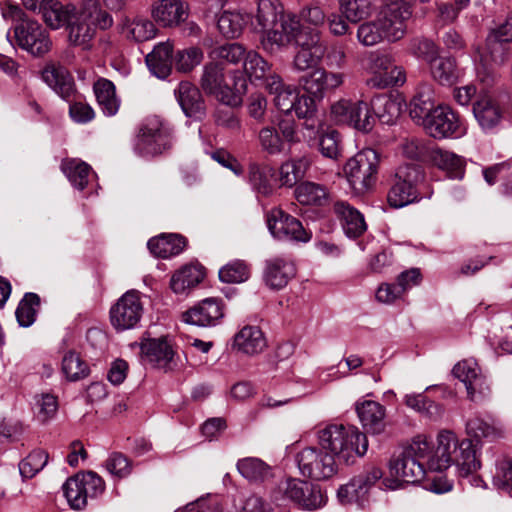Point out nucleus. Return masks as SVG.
<instances>
[{
  "label": "nucleus",
  "instance_id": "nucleus-36",
  "mask_svg": "<svg viewBox=\"0 0 512 512\" xmlns=\"http://www.w3.org/2000/svg\"><path fill=\"white\" fill-rule=\"evenodd\" d=\"M266 345L264 334L257 326H245L234 337V347L247 355L261 353Z\"/></svg>",
  "mask_w": 512,
  "mask_h": 512
},
{
  "label": "nucleus",
  "instance_id": "nucleus-44",
  "mask_svg": "<svg viewBox=\"0 0 512 512\" xmlns=\"http://www.w3.org/2000/svg\"><path fill=\"white\" fill-rule=\"evenodd\" d=\"M467 434L480 440L482 438L495 439L501 435V428L491 416L481 417L475 415L466 423Z\"/></svg>",
  "mask_w": 512,
  "mask_h": 512
},
{
  "label": "nucleus",
  "instance_id": "nucleus-18",
  "mask_svg": "<svg viewBox=\"0 0 512 512\" xmlns=\"http://www.w3.org/2000/svg\"><path fill=\"white\" fill-rule=\"evenodd\" d=\"M344 82V74L340 72H328L324 68H315L310 73L303 75L299 83L311 96L322 99L326 92L335 90Z\"/></svg>",
  "mask_w": 512,
  "mask_h": 512
},
{
  "label": "nucleus",
  "instance_id": "nucleus-49",
  "mask_svg": "<svg viewBox=\"0 0 512 512\" xmlns=\"http://www.w3.org/2000/svg\"><path fill=\"white\" fill-rule=\"evenodd\" d=\"M67 28L68 39L71 44L81 46L85 50L91 47V42L96 33L94 26L77 19L75 15L67 25Z\"/></svg>",
  "mask_w": 512,
  "mask_h": 512
},
{
  "label": "nucleus",
  "instance_id": "nucleus-5",
  "mask_svg": "<svg viewBox=\"0 0 512 512\" xmlns=\"http://www.w3.org/2000/svg\"><path fill=\"white\" fill-rule=\"evenodd\" d=\"M272 498L279 511L283 509L288 511L286 507L288 500L306 510L321 508L326 503V497L318 486L300 479H287L280 484Z\"/></svg>",
  "mask_w": 512,
  "mask_h": 512
},
{
  "label": "nucleus",
  "instance_id": "nucleus-21",
  "mask_svg": "<svg viewBox=\"0 0 512 512\" xmlns=\"http://www.w3.org/2000/svg\"><path fill=\"white\" fill-rule=\"evenodd\" d=\"M223 316L221 301L215 298H206L184 312L182 319L188 324L207 327L217 325Z\"/></svg>",
  "mask_w": 512,
  "mask_h": 512
},
{
  "label": "nucleus",
  "instance_id": "nucleus-41",
  "mask_svg": "<svg viewBox=\"0 0 512 512\" xmlns=\"http://www.w3.org/2000/svg\"><path fill=\"white\" fill-rule=\"evenodd\" d=\"M93 90L103 113L106 116H114L118 112L120 101L116 96L113 82L100 78L94 83Z\"/></svg>",
  "mask_w": 512,
  "mask_h": 512
},
{
  "label": "nucleus",
  "instance_id": "nucleus-2",
  "mask_svg": "<svg viewBox=\"0 0 512 512\" xmlns=\"http://www.w3.org/2000/svg\"><path fill=\"white\" fill-rule=\"evenodd\" d=\"M233 87L225 81L224 66L220 61H211L203 66L200 86L207 95L214 96L221 103L235 107L242 102V95L247 91V79L242 71L232 74Z\"/></svg>",
  "mask_w": 512,
  "mask_h": 512
},
{
  "label": "nucleus",
  "instance_id": "nucleus-56",
  "mask_svg": "<svg viewBox=\"0 0 512 512\" xmlns=\"http://www.w3.org/2000/svg\"><path fill=\"white\" fill-rule=\"evenodd\" d=\"M173 59L176 70L187 73L202 62L203 52L200 48L192 46L177 50L173 55Z\"/></svg>",
  "mask_w": 512,
  "mask_h": 512
},
{
  "label": "nucleus",
  "instance_id": "nucleus-62",
  "mask_svg": "<svg viewBox=\"0 0 512 512\" xmlns=\"http://www.w3.org/2000/svg\"><path fill=\"white\" fill-rule=\"evenodd\" d=\"M62 489L72 509L80 510L87 505L88 498L84 494L76 475L68 478L63 484Z\"/></svg>",
  "mask_w": 512,
  "mask_h": 512
},
{
  "label": "nucleus",
  "instance_id": "nucleus-61",
  "mask_svg": "<svg viewBox=\"0 0 512 512\" xmlns=\"http://www.w3.org/2000/svg\"><path fill=\"white\" fill-rule=\"evenodd\" d=\"M258 140L262 151L269 155H278L285 150V141L274 127H263L259 131Z\"/></svg>",
  "mask_w": 512,
  "mask_h": 512
},
{
  "label": "nucleus",
  "instance_id": "nucleus-54",
  "mask_svg": "<svg viewBox=\"0 0 512 512\" xmlns=\"http://www.w3.org/2000/svg\"><path fill=\"white\" fill-rule=\"evenodd\" d=\"M270 170L267 167L260 166L257 163L249 165L248 180L253 190L263 196H268L273 192Z\"/></svg>",
  "mask_w": 512,
  "mask_h": 512
},
{
  "label": "nucleus",
  "instance_id": "nucleus-23",
  "mask_svg": "<svg viewBox=\"0 0 512 512\" xmlns=\"http://www.w3.org/2000/svg\"><path fill=\"white\" fill-rule=\"evenodd\" d=\"M474 117L485 133L495 132L503 120V110L490 96H481L473 105Z\"/></svg>",
  "mask_w": 512,
  "mask_h": 512
},
{
  "label": "nucleus",
  "instance_id": "nucleus-11",
  "mask_svg": "<svg viewBox=\"0 0 512 512\" xmlns=\"http://www.w3.org/2000/svg\"><path fill=\"white\" fill-rule=\"evenodd\" d=\"M423 128L429 136L437 140L458 139L467 132L464 120L447 105H437Z\"/></svg>",
  "mask_w": 512,
  "mask_h": 512
},
{
  "label": "nucleus",
  "instance_id": "nucleus-34",
  "mask_svg": "<svg viewBox=\"0 0 512 512\" xmlns=\"http://www.w3.org/2000/svg\"><path fill=\"white\" fill-rule=\"evenodd\" d=\"M147 247L154 256L166 259L179 255L186 247V239L179 234H162L149 239Z\"/></svg>",
  "mask_w": 512,
  "mask_h": 512
},
{
  "label": "nucleus",
  "instance_id": "nucleus-48",
  "mask_svg": "<svg viewBox=\"0 0 512 512\" xmlns=\"http://www.w3.org/2000/svg\"><path fill=\"white\" fill-rule=\"evenodd\" d=\"M61 170L69 182L78 190H83L88 184L91 167L79 159H66L61 164Z\"/></svg>",
  "mask_w": 512,
  "mask_h": 512
},
{
  "label": "nucleus",
  "instance_id": "nucleus-51",
  "mask_svg": "<svg viewBox=\"0 0 512 512\" xmlns=\"http://www.w3.org/2000/svg\"><path fill=\"white\" fill-rule=\"evenodd\" d=\"M40 297L36 293L28 292L24 295L15 311L16 319L21 327L28 328L36 320Z\"/></svg>",
  "mask_w": 512,
  "mask_h": 512
},
{
  "label": "nucleus",
  "instance_id": "nucleus-12",
  "mask_svg": "<svg viewBox=\"0 0 512 512\" xmlns=\"http://www.w3.org/2000/svg\"><path fill=\"white\" fill-rule=\"evenodd\" d=\"M144 307L141 293L137 290H128L110 309V321L117 331L136 328L143 316Z\"/></svg>",
  "mask_w": 512,
  "mask_h": 512
},
{
  "label": "nucleus",
  "instance_id": "nucleus-29",
  "mask_svg": "<svg viewBox=\"0 0 512 512\" xmlns=\"http://www.w3.org/2000/svg\"><path fill=\"white\" fill-rule=\"evenodd\" d=\"M430 161L439 169L445 171L451 179H462L465 174V160L454 152L432 147L429 152Z\"/></svg>",
  "mask_w": 512,
  "mask_h": 512
},
{
  "label": "nucleus",
  "instance_id": "nucleus-25",
  "mask_svg": "<svg viewBox=\"0 0 512 512\" xmlns=\"http://www.w3.org/2000/svg\"><path fill=\"white\" fill-rule=\"evenodd\" d=\"M176 99L187 117L201 118L205 104L200 90L191 82L182 81L175 89Z\"/></svg>",
  "mask_w": 512,
  "mask_h": 512
},
{
  "label": "nucleus",
  "instance_id": "nucleus-26",
  "mask_svg": "<svg viewBox=\"0 0 512 512\" xmlns=\"http://www.w3.org/2000/svg\"><path fill=\"white\" fill-rule=\"evenodd\" d=\"M266 89L274 95V104L281 112L292 113L299 92L296 87L284 84L278 74H273L267 78Z\"/></svg>",
  "mask_w": 512,
  "mask_h": 512
},
{
  "label": "nucleus",
  "instance_id": "nucleus-37",
  "mask_svg": "<svg viewBox=\"0 0 512 512\" xmlns=\"http://www.w3.org/2000/svg\"><path fill=\"white\" fill-rule=\"evenodd\" d=\"M429 68L433 79L440 85L451 86L459 78V69L454 57L438 55L429 63Z\"/></svg>",
  "mask_w": 512,
  "mask_h": 512
},
{
  "label": "nucleus",
  "instance_id": "nucleus-13",
  "mask_svg": "<svg viewBox=\"0 0 512 512\" xmlns=\"http://www.w3.org/2000/svg\"><path fill=\"white\" fill-rule=\"evenodd\" d=\"M267 227L271 235L280 241L307 243L312 236L297 218L281 208H273L267 214Z\"/></svg>",
  "mask_w": 512,
  "mask_h": 512
},
{
  "label": "nucleus",
  "instance_id": "nucleus-50",
  "mask_svg": "<svg viewBox=\"0 0 512 512\" xmlns=\"http://www.w3.org/2000/svg\"><path fill=\"white\" fill-rule=\"evenodd\" d=\"M270 64L256 51H248L244 61V73L250 81L264 80L274 73H270Z\"/></svg>",
  "mask_w": 512,
  "mask_h": 512
},
{
  "label": "nucleus",
  "instance_id": "nucleus-63",
  "mask_svg": "<svg viewBox=\"0 0 512 512\" xmlns=\"http://www.w3.org/2000/svg\"><path fill=\"white\" fill-rule=\"evenodd\" d=\"M352 127L363 133L370 132L375 124V118L371 112V106L363 100L356 101L354 108Z\"/></svg>",
  "mask_w": 512,
  "mask_h": 512
},
{
  "label": "nucleus",
  "instance_id": "nucleus-59",
  "mask_svg": "<svg viewBox=\"0 0 512 512\" xmlns=\"http://www.w3.org/2000/svg\"><path fill=\"white\" fill-rule=\"evenodd\" d=\"M47 462V452L35 449L19 463V473L24 479L33 478L47 465Z\"/></svg>",
  "mask_w": 512,
  "mask_h": 512
},
{
  "label": "nucleus",
  "instance_id": "nucleus-16",
  "mask_svg": "<svg viewBox=\"0 0 512 512\" xmlns=\"http://www.w3.org/2000/svg\"><path fill=\"white\" fill-rule=\"evenodd\" d=\"M382 477L381 469L371 467L353 477L349 483L342 485L337 491L339 501L346 504H356L363 508L368 502L369 490Z\"/></svg>",
  "mask_w": 512,
  "mask_h": 512
},
{
  "label": "nucleus",
  "instance_id": "nucleus-27",
  "mask_svg": "<svg viewBox=\"0 0 512 512\" xmlns=\"http://www.w3.org/2000/svg\"><path fill=\"white\" fill-rule=\"evenodd\" d=\"M173 60V46L169 41L156 45L145 59L149 71L160 79L170 75Z\"/></svg>",
  "mask_w": 512,
  "mask_h": 512
},
{
  "label": "nucleus",
  "instance_id": "nucleus-9",
  "mask_svg": "<svg viewBox=\"0 0 512 512\" xmlns=\"http://www.w3.org/2000/svg\"><path fill=\"white\" fill-rule=\"evenodd\" d=\"M424 181V172L417 164L401 165L396 172V182L388 192L391 207L402 208L419 201L422 196L420 187Z\"/></svg>",
  "mask_w": 512,
  "mask_h": 512
},
{
  "label": "nucleus",
  "instance_id": "nucleus-33",
  "mask_svg": "<svg viewBox=\"0 0 512 512\" xmlns=\"http://www.w3.org/2000/svg\"><path fill=\"white\" fill-rule=\"evenodd\" d=\"M436 107L431 86L423 85L410 101L409 113L411 118L423 127Z\"/></svg>",
  "mask_w": 512,
  "mask_h": 512
},
{
  "label": "nucleus",
  "instance_id": "nucleus-39",
  "mask_svg": "<svg viewBox=\"0 0 512 512\" xmlns=\"http://www.w3.org/2000/svg\"><path fill=\"white\" fill-rule=\"evenodd\" d=\"M187 15V8L179 0H161L153 10L154 19L163 26L177 25Z\"/></svg>",
  "mask_w": 512,
  "mask_h": 512
},
{
  "label": "nucleus",
  "instance_id": "nucleus-15",
  "mask_svg": "<svg viewBox=\"0 0 512 512\" xmlns=\"http://www.w3.org/2000/svg\"><path fill=\"white\" fill-rule=\"evenodd\" d=\"M301 29L295 14H281L279 21L264 30L261 44L265 51L276 53L293 42Z\"/></svg>",
  "mask_w": 512,
  "mask_h": 512
},
{
  "label": "nucleus",
  "instance_id": "nucleus-40",
  "mask_svg": "<svg viewBox=\"0 0 512 512\" xmlns=\"http://www.w3.org/2000/svg\"><path fill=\"white\" fill-rule=\"evenodd\" d=\"M403 403L413 411L434 421L440 419L444 413L442 405L429 399L424 393L406 394L403 397Z\"/></svg>",
  "mask_w": 512,
  "mask_h": 512
},
{
  "label": "nucleus",
  "instance_id": "nucleus-47",
  "mask_svg": "<svg viewBox=\"0 0 512 512\" xmlns=\"http://www.w3.org/2000/svg\"><path fill=\"white\" fill-rule=\"evenodd\" d=\"M203 278L204 272L200 267L187 265L173 274L170 287L177 294L184 293L187 289L200 283Z\"/></svg>",
  "mask_w": 512,
  "mask_h": 512
},
{
  "label": "nucleus",
  "instance_id": "nucleus-24",
  "mask_svg": "<svg viewBox=\"0 0 512 512\" xmlns=\"http://www.w3.org/2000/svg\"><path fill=\"white\" fill-rule=\"evenodd\" d=\"M326 47L320 41L318 34H313L310 40L300 44V47L293 59V67L297 71H306L311 68H318L317 65L325 55Z\"/></svg>",
  "mask_w": 512,
  "mask_h": 512
},
{
  "label": "nucleus",
  "instance_id": "nucleus-58",
  "mask_svg": "<svg viewBox=\"0 0 512 512\" xmlns=\"http://www.w3.org/2000/svg\"><path fill=\"white\" fill-rule=\"evenodd\" d=\"M493 483L512 497V460L507 455H501L496 460Z\"/></svg>",
  "mask_w": 512,
  "mask_h": 512
},
{
  "label": "nucleus",
  "instance_id": "nucleus-22",
  "mask_svg": "<svg viewBox=\"0 0 512 512\" xmlns=\"http://www.w3.org/2000/svg\"><path fill=\"white\" fill-rule=\"evenodd\" d=\"M355 411L363 428L371 434H381L386 428V408L373 400H358Z\"/></svg>",
  "mask_w": 512,
  "mask_h": 512
},
{
  "label": "nucleus",
  "instance_id": "nucleus-43",
  "mask_svg": "<svg viewBox=\"0 0 512 512\" xmlns=\"http://www.w3.org/2000/svg\"><path fill=\"white\" fill-rule=\"evenodd\" d=\"M41 13L48 26L59 29L70 23L76 14V8L72 4L63 5L58 1L50 0Z\"/></svg>",
  "mask_w": 512,
  "mask_h": 512
},
{
  "label": "nucleus",
  "instance_id": "nucleus-64",
  "mask_svg": "<svg viewBox=\"0 0 512 512\" xmlns=\"http://www.w3.org/2000/svg\"><path fill=\"white\" fill-rule=\"evenodd\" d=\"M247 52L245 48L239 43H229L214 48L210 57L212 60H225L228 63L237 64L240 61H245Z\"/></svg>",
  "mask_w": 512,
  "mask_h": 512
},
{
  "label": "nucleus",
  "instance_id": "nucleus-32",
  "mask_svg": "<svg viewBox=\"0 0 512 512\" xmlns=\"http://www.w3.org/2000/svg\"><path fill=\"white\" fill-rule=\"evenodd\" d=\"M42 79L65 100H69L74 93V80L67 69L62 66H47L42 71Z\"/></svg>",
  "mask_w": 512,
  "mask_h": 512
},
{
  "label": "nucleus",
  "instance_id": "nucleus-3",
  "mask_svg": "<svg viewBox=\"0 0 512 512\" xmlns=\"http://www.w3.org/2000/svg\"><path fill=\"white\" fill-rule=\"evenodd\" d=\"M430 452V442L418 435L395 454L389 463L390 474L405 483H418L424 479L426 466L424 458Z\"/></svg>",
  "mask_w": 512,
  "mask_h": 512
},
{
  "label": "nucleus",
  "instance_id": "nucleus-35",
  "mask_svg": "<svg viewBox=\"0 0 512 512\" xmlns=\"http://www.w3.org/2000/svg\"><path fill=\"white\" fill-rule=\"evenodd\" d=\"M77 19L101 30H107L113 25V17L104 10L98 0H83L79 11H76Z\"/></svg>",
  "mask_w": 512,
  "mask_h": 512
},
{
  "label": "nucleus",
  "instance_id": "nucleus-57",
  "mask_svg": "<svg viewBox=\"0 0 512 512\" xmlns=\"http://www.w3.org/2000/svg\"><path fill=\"white\" fill-rule=\"evenodd\" d=\"M250 277V266L243 260H233L219 270V279L224 283H242Z\"/></svg>",
  "mask_w": 512,
  "mask_h": 512
},
{
  "label": "nucleus",
  "instance_id": "nucleus-4",
  "mask_svg": "<svg viewBox=\"0 0 512 512\" xmlns=\"http://www.w3.org/2000/svg\"><path fill=\"white\" fill-rule=\"evenodd\" d=\"M3 16L19 23L14 27L17 45L33 56L46 54L52 46L48 31L37 21L26 18L19 6H10Z\"/></svg>",
  "mask_w": 512,
  "mask_h": 512
},
{
  "label": "nucleus",
  "instance_id": "nucleus-53",
  "mask_svg": "<svg viewBox=\"0 0 512 512\" xmlns=\"http://www.w3.org/2000/svg\"><path fill=\"white\" fill-rule=\"evenodd\" d=\"M62 372L69 381H79L89 375V367L79 354L74 351L66 353L62 359Z\"/></svg>",
  "mask_w": 512,
  "mask_h": 512
},
{
  "label": "nucleus",
  "instance_id": "nucleus-17",
  "mask_svg": "<svg viewBox=\"0 0 512 512\" xmlns=\"http://www.w3.org/2000/svg\"><path fill=\"white\" fill-rule=\"evenodd\" d=\"M411 9L406 4L391 3L386 5L376 18L379 27L383 28L384 39L395 42L406 33V20L411 17Z\"/></svg>",
  "mask_w": 512,
  "mask_h": 512
},
{
  "label": "nucleus",
  "instance_id": "nucleus-60",
  "mask_svg": "<svg viewBox=\"0 0 512 512\" xmlns=\"http://www.w3.org/2000/svg\"><path fill=\"white\" fill-rule=\"evenodd\" d=\"M339 3L345 18L352 23H357L371 14V0H339Z\"/></svg>",
  "mask_w": 512,
  "mask_h": 512
},
{
  "label": "nucleus",
  "instance_id": "nucleus-42",
  "mask_svg": "<svg viewBox=\"0 0 512 512\" xmlns=\"http://www.w3.org/2000/svg\"><path fill=\"white\" fill-rule=\"evenodd\" d=\"M236 467L238 472L249 482L261 483L272 477V468L257 457L239 459Z\"/></svg>",
  "mask_w": 512,
  "mask_h": 512
},
{
  "label": "nucleus",
  "instance_id": "nucleus-45",
  "mask_svg": "<svg viewBox=\"0 0 512 512\" xmlns=\"http://www.w3.org/2000/svg\"><path fill=\"white\" fill-rule=\"evenodd\" d=\"M452 373L465 384L468 396L473 399L477 385L481 382L478 364L471 359L460 361L453 367Z\"/></svg>",
  "mask_w": 512,
  "mask_h": 512
},
{
  "label": "nucleus",
  "instance_id": "nucleus-10",
  "mask_svg": "<svg viewBox=\"0 0 512 512\" xmlns=\"http://www.w3.org/2000/svg\"><path fill=\"white\" fill-rule=\"evenodd\" d=\"M295 460L301 475L316 481L329 479L338 470L334 456L316 447L302 449Z\"/></svg>",
  "mask_w": 512,
  "mask_h": 512
},
{
  "label": "nucleus",
  "instance_id": "nucleus-38",
  "mask_svg": "<svg viewBox=\"0 0 512 512\" xmlns=\"http://www.w3.org/2000/svg\"><path fill=\"white\" fill-rule=\"evenodd\" d=\"M371 112L381 123L392 125L401 114V103L387 94L375 96L370 103Z\"/></svg>",
  "mask_w": 512,
  "mask_h": 512
},
{
  "label": "nucleus",
  "instance_id": "nucleus-6",
  "mask_svg": "<svg viewBox=\"0 0 512 512\" xmlns=\"http://www.w3.org/2000/svg\"><path fill=\"white\" fill-rule=\"evenodd\" d=\"M476 52V78L485 87H490L497 78L495 67L502 66L510 57L509 43L489 33L484 47H478Z\"/></svg>",
  "mask_w": 512,
  "mask_h": 512
},
{
  "label": "nucleus",
  "instance_id": "nucleus-8",
  "mask_svg": "<svg viewBox=\"0 0 512 512\" xmlns=\"http://www.w3.org/2000/svg\"><path fill=\"white\" fill-rule=\"evenodd\" d=\"M380 155L373 148H364L351 157L344 166V173L353 190L367 192L375 183Z\"/></svg>",
  "mask_w": 512,
  "mask_h": 512
},
{
  "label": "nucleus",
  "instance_id": "nucleus-55",
  "mask_svg": "<svg viewBox=\"0 0 512 512\" xmlns=\"http://www.w3.org/2000/svg\"><path fill=\"white\" fill-rule=\"evenodd\" d=\"M326 196L325 188L313 182H303L295 189V197L303 205H321Z\"/></svg>",
  "mask_w": 512,
  "mask_h": 512
},
{
  "label": "nucleus",
  "instance_id": "nucleus-7",
  "mask_svg": "<svg viewBox=\"0 0 512 512\" xmlns=\"http://www.w3.org/2000/svg\"><path fill=\"white\" fill-rule=\"evenodd\" d=\"M365 69L370 74L366 79V85L372 89L401 86L406 81L403 68L397 66L393 56L386 52H370L366 58Z\"/></svg>",
  "mask_w": 512,
  "mask_h": 512
},
{
  "label": "nucleus",
  "instance_id": "nucleus-14",
  "mask_svg": "<svg viewBox=\"0 0 512 512\" xmlns=\"http://www.w3.org/2000/svg\"><path fill=\"white\" fill-rule=\"evenodd\" d=\"M170 146V137L158 117H151L142 124L135 142V151L143 156L161 154Z\"/></svg>",
  "mask_w": 512,
  "mask_h": 512
},
{
  "label": "nucleus",
  "instance_id": "nucleus-52",
  "mask_svg": "<svg viewBox=\"0 0 512 512\" xmlns=\"http://www.w3.org/2000/svg\"><path fill=\"white\" fill-rule=\"evenodd\" d=\"M309 167V161L306 158L292 159L283 163L280 167L281 185L292 187L300 181Z\"/></svg>",
  "mask_w": 512,
  "mask_h": 512
},
{
  "label": "nucleus",
  "instance_id": "nucleus-28",
  "mask_svg": "<svg viewBox=\"0 0 512 512\" xmlns=\"http://www.w3.org/2000/svg\"><path fill=\"white\" fill-rule=\"evenodd\" d=\"M334 212L340 218L344 233L349 238H357L366 231L364 216L350 204L337 201L334 204Z\"/></svg>",
  "mask_w": 512,
  "mask_h": 512
},
{
  "label": "nucleus",
  "instance_id": "nucleus-31",
  "mask_svg": "<svg viewBox=\"0 0 512 512\" xmlns=\"http://www.w3.org/2000/svg\"><path fill=\"white\" fill-rule=\"evenodd\" d=\"M453 464L456 465L459 477L466 478L481 467L475 445L472 440H457V452H453Z\"/></svg>",
  "mask_w": 512,
  "mask_h": 512
},
{
  "label": "nucleus",
  "instance_id": "nucleus-19",
  "mask_svg": "<svg viewBox=\"0 0 512 512\" xmlns=\"http://www.w3.org/2000/svg\"><path fill=\"white\" fill-rule=\"evenodd\" d=\"M437 447L424 458L425 466L431 471H443L453 464V452H457V436L452 431L443 430L437 437Z\"/></svg>",
  "mask_w": 512,
  "mask_h": 512
},
{
  "label": "nucleus",
  "instance_id": "nucleus-30",
  "mask_svg": "<svg viewBox=\"0 0 512 512\" xmlns=\"http://www.w3.org/2000/svg\"><path fill=\"white\" fill-rule=\"evenodd\" d=\"M141 353L158 368L173 369L174 351L163 339H148L140 345Z\"/></svg>",
  "mask_w": 512,
  "mask_h": 512
},
{
  "label": "nucleus",
  "instance_id": "nucleus-46",
  "mask_svg": "<svg viewBox=\"0 0 512 512\" xmlns=\"http://www.w3.org/2000/svg\"><path fill=\"white\" fill-rule=\"evenodd\" d=\"M249 20L248 14H243L240 11L225 10L218 18L217 26L223 36L237 38Z\"/></svg>",
  "mask_w": 512,
  "mask_h": 512
},
{
  "label": "nucleus",
  "instance_id": "nucleus-1",
  "mask_svg": "<svg viewBox=\"0 0 512 512\" xmlns=\"http://www.w3.org/2000/svg\"><path fill=\"white\" fill-rule=\"evenodd\" d=\"M318 439L322 449L346 464L354 463L356 457H363L368 449L366 434L354 426L327 425L318 432Z\"/></svg>",
  "mask_w": 512,
  "mask_h": 512
},
{
  "label": "nucleus",
  "instance_id": "nucleus-20",
  "mask_svg": "<svg viewBox=\"0 0 512 512\" xmlns=\"http://www.w3.org/2000/svg\"><path fill=\"white\" fill-rule=\"evenodd\" d=\"M295 275V264L288 257L275 256L264 262L262 278L271 290L283 289Z\"/></svg>",
  "mask_w": 512,
  "mask_h": 512
}]
</instances>
